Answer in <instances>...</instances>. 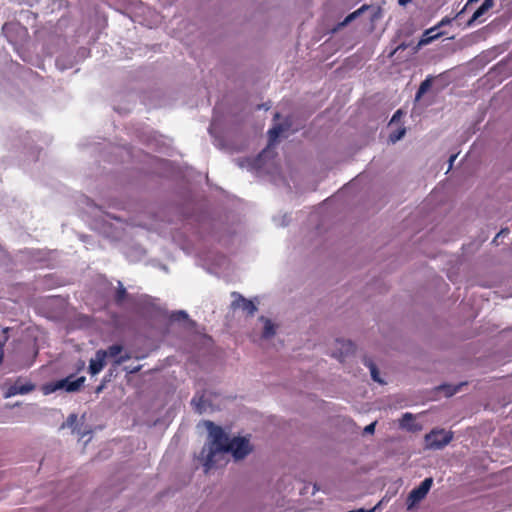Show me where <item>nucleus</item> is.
Masks as SVG:
<instances>
[{
    "mask_svg": "<svg viewBox=\"0 0 512 512\" xmlns=\"http://www.w3.org/2000/svg\"><path fill=\"white\" fill-rule=\"evenodd\" d=\"M205 426L209 431L211 441L207 449L205 447L202 449L201 456L205 459V472H208L216 467V458L221 456V453L229 451L231 439L220 426L215 425L212 421H206Z\"/></svg>",
    "mask_w": 512,
    "mask_h": 512,
    "instance_id": "nucleus-1",
    "label": "nucleus"
},
{
    "mask_svg": "<svg viewBox=\"0 0 512 512\" xmlns=\"http://www.w3.org/2000/svg\"><path fill=\"white\" fill-rule=\"evenodd\" d=\"M72 378H73V375H70L66 378L46 384L43 387L44 393L50 394V393H53V392H55L57 390H61V389H64L67 392L78 391L83 386V384L85 382V377L81 376L75 380H72Z\"/></svg>",
    "mask_w": 512,
    "mask_h": 512,
    "instance_id": "nucleus-2",
    "label": "nucleus"
},
{
    "mask_svg": "<svg viewBox=\"0 0 512 512\" xmlns=\"http://www.w3.org/2000/svg\"><path fill=\"white\" fill-rule=\"evenodd\" d=\"M452 438V432H447L444 429H433L425 436V446L428 449H442L451 442Z\"/></svg>",
    "mask_w": 512,
    "mask_h": 512,
    "instance_id": "nucleus-3",
    "label": "nucleus"
},
{
    "mask_svg": "<svg viewBox=\"0 0 512 512\" xmlns=\"http://www.w3.org/2000/svg\"><path fill=\"white\" fill-rule=\"evenodd\" d=\"M251 451L249 440L245 437H234L230 441L229 451L234 458L243 459Z\"/></svg>",
    "mask_w": 512,
    "mask_h": 512,
    "instance_id": "nucleus-4",
    "label": "nucleus"
},
{
    "mask_svg": "<svg viewBox=\"0 0 512 512\" xmlns=\"http://www.w3.org/2000/svg\"><path fill=\"white\" fill-rule=\"evenodd\" d=\"M433 484V479L431 477L425 478L421 484L414 488L408 496V502L409 507L413 506L414 504L420 502L422 499L425 498L427 493L429 492L431 486Z\"/></svg>",
    "mask_w": 512,
    "mask_h": 512,
    "instance_id": "nucleus-5",
    "label": "nucleus"
},
{
    "mask_svg": "<svg viewBox=\"0 0 512 512\" xmlns=\"http://www.w3.org/2000/svg\"><path fill=\"white\" fill-rule=\"evenodd\" d=\"M104 352L106 353V358H113L114 364L117 366L131 359V354L126 351L124 352V347L120 344H113L104 350Z\"/></svg>",
    "mask_w": 512,
    "mask_h": 512,
    "instance_id": "nucleus-6",
    "label": "nucleus"
},
{
    "mask_svg": "<svg viewBox=\"0 0 512 512\" xmlns=\"http://www.w3.org/2000/svg\"><path fill=\"white\" fill-rule=\"evenodd\" d=\"M232 296L235 300L232 302V308H241L248 315L253 316L257 311L256 305L249 299L244 298L241 294L233 292Z\"/></svg>",
    "mask_w": 512,
    "mask_h": 512,
    "instance_id": "nucleus-7",
    "label": "nucleus"
},
{
    "mask_svg": "<svg viewBox=\"0 0 512 512\" xmlns=\"http://www.w3.org/2000/svg\"><path fill=\"white\" fill-rule=\"evenodd\" d=\"M106 353L103 349L96 352L95 358H92L89 362V373L96 375L102 371L105 366Z\"/></svg>",
    "mask_w": 512,
    "mask_h": 512,
    "instance_id": "nucleus-8",
    "label": "nucleus"
},
{
    "mask_svg": "<svg viewBox=\"0 0 512 512\" xmlns=\"http://www.w3.org/2000/svg\"><path fill=\"white\" fill-rule=\"evenodd\" d=\"M438 26L432 27L424 31L421 39L418 42L417 47H422L430 44L432 41L438 39L442 33L438 32Z\"/></svg>",
    "mask_w": 512,
    "mask_h": 512,
    "instance_id": "nucleus-9",
    "label": "nucleus"
},
{
    "mask_svg": "<svg viewBox=\"0 0 512 512\" xmlns=\"http://www.w3.org/2000/svg\"><path fill=\"white\" fill-rule=\"evenodd\" d=\"M400 426L412 432L421 430V425L416 423L414 416L408 412L403 414L402 418L400 419Z\"/></svg>",
    "mask_w": 512,
    "mask_h": 512,
    "instance_id": "nucleus-10",
    "label": "nucleus"
},
{
    "mask_svg": "<svg viewBox=\"0 0 512 512\" xmlns=\"http://www.w3.org/2000/svg\"><path fill=\"white\" fill-rule=\"evenodd\" d=\"M339 343L341 344V349L339 350V353H335L334 356L337 357L341 362H343L345 357L354 353L355 345L350 340L342 341Z\"/></svg>",
    "mask_w": 512,
    "mask_h": 512,
    "instance_id": "nucleus-11",
    "label": "nucleus"
},
{
    "mask_svg": "<svg viewBox=\"0 0 512 512\" xmlns=\"http://www.w3.org/2000/svg\"><path fill=\"white\" fill-rule=\"evenodd\" d=\"M493 6H494V0H485L482 3V5L473 13L468 24L471 25L473 22L477 21L481 16H483Z\"/></svg>",
    "mask_w": 512,
    "mask_h": 512,
    "instance_id": "nucleus-12",
    "label": "nucleus"
},
{
    "mask_svg": "<svg viewBox=\"0 0 512 512\" xmlns=\"http://www.w3.org/2000/svg\"><path fill=\"white\" fill-rule=\"evenodd\" d=\"M129 297L126 288L123 286V284L119 281L118 282V288L114 295V301L117 306H121L125 300H127Z\"/></svg>",
    "mask_w": 512,
    "mask_h": 512,
    "instance_id": "nucleus-13",
    "label": "nucleus"
},
{
    "mask_svg": "<svg viewBox=\"0 0 512 512\" xmlns=\"http://www.w3.org/2000/svg\"><path fill=\"white\" fill-rule=\"evenodd\" d=\"M363 363H364L365 366H367L369 368L372 379L375 382L383 384L384 381L380 378L379 371H378L377 366L375 365V363L371 359L366 358V357L363 359Z\"/></svg>",
    "mask_w": 512,
    "mask_h": 512,
    "instance_id": "nucleus-14",
    "label": "nucleus"
},
{
    "mask_svg": "<svg viewBox=\"0 0 512 512\" xmlns=\"http://www.w3.org/2000/svg\"><path fill=\"white\" fill-rule=\"evenodd\" d=\"M284 131V128L282 125L280 124H277L275 125L274 127H272L269 131H268V135H269V144H268V147L270 146H273L275 144V142L277 141L278 137L280 136V134Z\"/></svg>",
    "mask_w": 512,
    "mask_h": 512,
    "instance_id": "nucleus-15",
    "label": "nucleus"
},
{
    "mask_svg": "<svg viewBox=\"0 0 512 512\" xmlns=\"http://www.w3.org/2000/svg\"><path fill=\"white\" fill-rule=\"evenodd\" d=\"M366 8H367V6L363 5L356 11L350 13L348 16H346V18L341 23H339V27H344V26L348 25L350 22H352L354 19H356L359 15H361L366 10Z\"/></svg>",
    "mask_w": 512,
    "mask_h": 512,
    "instance_id": "nucleus-16",
    "label": "nucleus"
},
{
    "mask_svg": "<svg viewBox=\"0 0 512 512\" xmlns=\"http://www.w3.org/2000/svg\"><path fill=\"white\" fill-rule=\"evenodd\" d=\"M275 332H276L275 327H274V324L271 322V320L265 319L262 337L270 338V337L274 336Z\"/></svg>",
    "mask_w": 512,
    "mask_h": 512,
    "instance_id": "nucleus-17",
    "label": "nucleus"
},
{
    "mask_svg": "<svg viewBox=\"0 0 512 512\" xmlns=\"http://www.w3.org/2000/svg\"><path fill=\"white\" fill-rule=\"evenodd\" d=\"M18 381V392L20 395H25L32 392L35 389V385L31 382L21 383Z\"/></svg>",
    "mask_w": 512,
    "mask_h": 512,
    "instance_id": "nucleus-18",
    "label": "nucleus"
},
{
    "mask_svg": "<svg viewBox=\"0 0 512 512\" xmlns=\"http://www.w3.org/2000/svg\"><path fill=\"white\" fill-rule=\"evenodd\" d=\"M14 30H21L25 33L27 32L25 28L14 23H5L2 27V32L6 35V37H9V33Z\"/></svg>",
    "mask_w": 512,
    "mask_h": 512,
    "instance_id": "nucleus-19",
    "label": "nucleus"
},
{
    "mask_svg": "<svg viewBox=\"0 0 512 512\" xmlns=\"http://www.w3.org/2000/svg\"><path fill=\"white\" fill-rule=\"evenodd\" d=\"M405 133H406V129L404 127H400L397 130L393 131L389 135V140L392 143H395V142L399 141L405 135Z\"/></svg>",
    "mask_w": 512,
    "mask_h": 512,
    "instance_id": "nucleus-20",
    "label": "nucleus"
},
{
    "mask_svg": "<svg viewBox=\"0 0 512 512\" xmlns=\"http://www.w3.org/2000/svg\"><path fill=\"white\" fill-rule=\"evenodd\" d=\"M187 319H188V314L183 310L175 311L170 315V320L173 322L184 321Z\"/></svg>",
    "mask_w": 512,
    "mask_h": 512,
    "instance_id": "nucleus-21",
    "label": "nucleus"
},
{
    "mask_svg": "<svg viewBox=\"0 0 512 512\" xmlns=\"http://www.w3.org/2000/svg\"><path fill=\"white\" fill-rule=\"evenodd\" d=\"M431 86V79L427 78L425 79L419 86V89L417 91V98H420Z\"/></svg>",
    "mask_w": 512,
    "mask_h": 512,
    "instance_id": "nucleus-22",
    "label": "nucleus"
},
{
    "mask_svg": "<svg viewBox=\"0 0 512 512\" xmlns=\"http://www.w3.org/2000/svg\"><path fill=\"white\" fill-rule=\"evenodd\" d=\"M15 395H19L18 392V381H16L13 385H11L7 391L5 392V398H9Z\"/></svg>",
    "mask_w": 512,
    "mask_h": 512,
    "instance_id": "nucleus-23",
    "label": "nucleus"
},
{
    "mask_svg": "<svg viewBox=\"0 0 512 512\" xmlns=\"http://www.w3.org/2000/svg\"><path fill=\"white\" fill-rule=\"evenodd\" d=\"M15 395H19L18 392V381H16L13 385H11L7 391L5 392V398H9Z\"/></svg>",
    "mask_w": 512,
    "mask_h": 512,
    "instance_id": "nucleus-24",
    "label": "nucleus"
},
{
    "mask_svg": "<svg viewBox=\"0 0 512 512\" xmlns=\"http://www.w3.org/2000/svg\"><path fill=\"white\" fill-rule=\"evenodd\" d=\"M8 339H9V336H3V339L0 341V364L2 363V361L4 359V347H5Z\"/></svg>",
    "mask_w": 512,
    "mask_h": 512,
    "instance_id": "nucleus-25",
    "label": "nucleus"
},
{
    "mask_svg": "<svg viewBox=\"0 0 512 512\" xmlns=\"http://www.w3.org/2000/svg\"><path fill=\"white\" fill-rule=\"evenodd\" d=\"M402 116H403V112H402V110H400V109H399V110H397V111L393 114V116H392V118H391V120H390L389 125L391 126V125H393L394 123H397V122L400 120V118H401Z\"/></svg>",
    "mask_w": 512,
    "mask_h": 512,
    "instance_id": "nucleus-26",
    "label": "nucleus"
},
{
    "mask_svg": "<svg viewBox=\"0 0 512 512\" xmlns=\"http://www.w3.org/2000/svg\"><path fill=\"white\" fill-rule=\"evenodd\" d=\"M192 404H195L196 405V410L199 412V413H202L204 411V407L202 405V398H200L198 401H196L195 398L192 399Z\"/></svg>",
    "mask_w": 512,
    "mask_h": 512,
    "instance_id": "nucleus-27",
    "label": "nucleus"
},
{
    "mask_svg": "<svg viewBox=\"0 0 512 512\" xmlns=\"http://www.w3.org/2000/svg\"><path fill=\"white\" fill-rule=\"evenodd\" d=\"M77 421V415L76 414H70L66 420V424L69 427H72Z\"/></svg>",
    "mask_w": 512,
    "mask_h": 512,
    "instance_id": "nucleus-28",
    "label": "nucleus"
},
{
    "mask_svg": "<svg viewBox=\"0 0 512 512\" xmlns=\"http://www.w3.org/2000/svg\"><path fill=\"white\" fill-rule=\"evenodd\" d=\"M375 426H376V422H373L369 425H367L365 428H364V433H373L374 430H375Z\"/></svg>",
    "mask_w": 512,
    "mask_h": 512,
    "instance_id": "nucleus-29",
    "label": "nucleus"
},
{
    "mask_svg": "<svg viewBox=\"0 0 512 512\" xmlns=\"http://www.w3.org/2000/svg\"><path fill=\"white\" fill-rule=\"evenodd\" d=\"M456 158H457L456 154L450 156V158H449V169H451V167L453 165V162L455 161Z\"/></svg>",
    "mask_w": 512,
    "mask_h": 512,
    "instance_id": "nucleus-30",
    "label": "nucleus"
},
{
    "mask_svg": "<svg viewBox=\"0 0 512 512\" xmlns=\"http://www.w3.org/2000/svg\"><path fill=\"white\" fill-rule=\"evenodd\" d=\"M412 0H398L399 5L405 6L410 3Z\"/></svg>",
    "mask_w": 512,
    "mask_h": 512,
    "instance_id": "nucleus-31",
    "label": "nucleus"
},
{
    "mask_svg": "<svg viewBox=\"0 0 512 512\" xmlns=\"http://www.w3.org/2000/svg\"><path fill=\"white\" fill-rule=\"evenodd\" d=\"M9 330H10V328H8V327L3 328L2 332H3L4 336H8Z\"/></svg>",
    "mask_w": 512,
    "mask_h": 512,
    "instance_id": "nucleus-32",
    "label": "nucleus"
},
{
    "mask_svg": "<svg viewBox=\"0 0 512 512\" xmlns=\"http://www.w3.org/2000/svg\"><path fill=\"white\" fill-rule=\"evenodd\" d=\"M448 22H449V20H448V19H443V20L439 23V25H437V26L439 27V26H441V25H443V24H445V23H448Z\"/></svg>",
    "mask_w": 512,
    "mask_h": 512,
    "instance_id": "nucleus-33",
    "label": "nucleus"
},
{
    "mask_svg": "<svg viewBox=\"0 0 512 512\" xmlns=\"http://www.w3.org/2000/svg\"><path fill=\"white\" fill-rule=\"evenodd\" d=\"M507 232H508L507 230H501V231L497 234V236H496V237H499L501 234H503V233H507Z\"/></svg>",
    "mask_w": 512,
    "mask_h": 512,
    "instance_id": "nucleus-34",
    "label": "nucleus"
},
{
    "mask_svg": "<svg viewBox=\"0 0 512 512\" xmlns=\"http://www.w3.org/2000/svg\"><path fill=\"white\" fill-rule=\"evenodd\" d=\"M279 116H280L279 113H276L274 117H275V119H277V118H279Z\"/></svg>",
    "mask_w": 512,
    "mask_h": 512,
    "instance_id": "nucleus-35",
    "label": "nucleus"
},
{
    "mask_svg": "<svg viewBox=\"0 0 512 512\" xmlns=\"http://www.w3.org/2000/svg\"><path fill=\"white\" fill-rule=\"evenodd\" d=\"M101 389H102V387H101V386H100V387H98V388H97V392L101 391Z\"/></svg>",
    "mask_w": 512,
    "mask_h": 512,
    "instance_id": "nucleus-36",
    "label": "nucleus"
}]
</instances>
